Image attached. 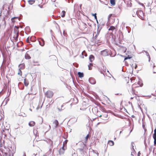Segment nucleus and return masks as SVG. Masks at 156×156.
I'll use <instances>...</instances> for the list:
<instances>
[{
    "label": "nucleus",
    "instance_id": "nucleus-37",
    "mask_svg": "<svg viewBox=\"0 0 156 156\" xmlns=\"http://www.w3.org/2000/svg\"><path fill=\"white\" fill-rule=\"evenodd\" d=\"M148 56V58H149V61L150 62V55Z\"/></svg>",
    "mask_w": 156,
    "mask_h": 156
},
{
    "label": "nucleus",
    "instance_id": "nucleus-12",
    "mask_svg": "<svg viewBox=\"0 0 156 156\" xmlns=\"http://www.w3.org/2000/svg\"><path fill=\"white\" fill-rule=\"evenodd\" d=\"M35 122H34V121H33L30 122L29 123V124H28L30 126H31V127L34 126L35 125Z\"/></svg>",
    "mask_w": 156,
    "mask_h": 156
},
{
    "label": "nucleus",
    "instance_id": "nucleus-16",
    "mask_svg": "<svg viewBox=\"0 0 156 156\" xmlns=\"http://www.w3.org/2000/svg\"><path fill=\"white\" fill-rule=\"evenodd\" d=\"M24 83L26 86H27L29 84L28 81L26 80V79H24Z\"/></svg>",
    "mask_w": 156,
    "mask_h": 156
},
{
    "label": "nucleus",
    "instance_id": "nucleus-49",
    "mask_svg": "<svg viewBox=\"0 0 156 156\" xmlns=\"http://www.w3.org/2000/svg\"><path fill=\"white\" fill-rule=\"evenodd\" d=\"M156 73V72H153V73Z\"/></svg>",
    "mask_w": 156,
    "mask_h": 156
},
{
    "label": "nucleus",
    "instance_id": "nucleus-48",
    "mask_svg": "<svg viewBox=\"0 0 156 156\" xmlns=\"http://www.w3.org/2000/svg\"><path fill=\"white\" fill-rule=\"evenodd\" d=\"M23 6V7H24L25 6V5H23V6Z\"/></svg>",
    "mask_w": 156,
    "mask_h": 156
},
{
    "label": "nucleus",
    "instance_id": "nucleus-29",
    "mask_svg": "<svg viewBox=\"0 0 156 156\" xmlns=\"http://www.w3.org/2000/svg\"><path fill=\"white\" fill-rule=\"evenodd\" d=\"M144 51L146 53V55L147 56H148L149 55V53H148V52L147 51Z\"/></svg>",
    "mask_w": 156,
    "mask_h": 156
},
{
    "label": "nucleus",
    "instance_id": "nucleus-54",
    "mask_svg": "<svg viewBox=\"0 0 156 156\" xmlns=\"http://www.w3.org/2000/svg\"><path fill=\"white\" fill-rule=\"evenodd\" d=\"M19 71H20L21 72V70H20V69H19Z\"/></svg>",
    "mask_w": 156,
    "mask_h": 156
},
{
    "label": "nucleus",
    "instance_id": "nucleus-64",
    "mask_svg": "<svg viewBox=\"0 0 156 156\" xmlns=\"http://www.w3.org/2000/svg\"><path fill=\"white\" fill-rule=\"evenodd\" d=\"M116 139V138H114V140H115V139Z\"/></svg>",
    "mask_w": 156,
    "mask_h": 156
},
{
    "label": "nucleus",
    "instance_id": "nucleus-15",
    "mask_svg": "<svg viewBox=\"0 0 156 156\" xmlns=\"http://www.w3.org/2000/svg\"><path fill=\"white\" fill-rule=\"evenodd\" d=\"M108 144H109L110 146H112L114 145V143L113 141L111 140H109L108 141Z\"/></svg>",
    "mask_w": 156,
    "mask_h": 156
},
{
    "label": "nucleus",
    "instance_id": "nucleus-6",
    "mask_svg": "<svg viewBox=\"0 0 156 156\" xmlns=\"http://www.w3.org/2000/svg\"><path fill=\"white\" fill-rule=\"evenodd\" d=\"M9 133V129L5 128L4 130H2V133L4 134L5 136L7 134Z\"/></svg>",
    "mask_w": 156,
    "mask_h": 156
},
{
    "label": "nucleus",
    "instance_id": "nucleus-35",
    "mask_svg": "<svg viewBox=\"0 0 156 156\" xmlns=\"http://www.w3.org/2000/svg\"><path fill=\"white\" fill-rule=\"evenodd\" d=\"M63 34L64 36H65V35L66 34V33H65L64 31L63 32Z\"/></svg>",
    "mask_w": 156,
    "mask_h": 156
},
{
    "label": "nucleus",
    "instance_id": "nucleus-57",
    "mask_svg": "<svg viewBox=\"0 0 156 156\" xmlns=\"http://www.w3.org/2000/svg\"><path fill=\"white\" fill-rule=\"evenodd\" d=\"M30 111H32L31 109H30Z\"/></svg>",
    "mask_w": 156,
    "mask_h": 156
},
{
    "label": "nucleus",
    "instance_id": "nucleus-7",
    "mask_svg": "<svg viewBox=\"0 0 156 156\" xmlns=\"http://www.w3.org/2000/svg\"><path fill=\"white\" fill-rule=\"evenodd\" d=\"M53 124L55 125L54 127L57 128L58 125L59 123L57 120H55L53 122Z\"/></svg>",
    "mask_w": 156,
    "mask_h": 156
},
{
    "label": "nucleus",
    "instance_id": "nucleus-45",
    "mask_svg": "<svg viewBox=\"0 0 156 156\" xmlns=\"http://www.w3.org/2000/svg\"><path fill=\"white\" fill-rule=\"evenodd\" d=\"M100 72L101 73L103 74V75H104V73H102V72Z\"/></svg>",
    "mask_w": 156,
    "mask_h": 156
},
{
    "label": "nucleus",
    "instance_id": "nucleus-51",
    "mask_svg": "<svg viewBox=\"0 0 156 156\" xmlns=\"http://www.w3.org/2000/svg\"><path fill=\"white\" fill-rule=\"evenodd\" d=\"M63 105H62L61 106V108H62V107H63Z\"/></svg>",
    "mask_w": 156,
    "mask_h": 156
},
{
    "label": "nucleus",
    "instance_id": "nucleus-31",
    "mask_svg": "<svg viewBox=\"0 0 156 156\" xmlns=\"http://www.w3.org/2000/svg\"><path fill=\"white\" fill-rule=\"evenodd\" d=\"M154 145L156 146V139H154Z\"/></svg>",
    "mask_w": 156,
    "mask_h": 156
},
{
    "label": "nucleus",
    "instance_id": "nucleus-38",
    "mask_svg": "<svg viewBox=\"0 0 156 156\" xmlns=\"http://www.w3.org/2000/svg\"><path fill=\"white\" fill-rule=\"evenodd\" d=\"M154 134H156V129H155L154 130Z\"/></svg>",
    "mask_w": 156,
    "mask_h": 156
},
{
    "label": "nucleus",
    "instance_id": "nucleus-47",
    "mask_svg": "<svg viewBox=\"0 0 156 156\" xmlns=\"http://www.w3.org/2000/svg\"><path fill=\"white\" fill-rule=\"evenodd\" d=\"M132 117H134V116L133 115L132 116Z\"/></svg>",
    "mask_w": 156,
    "mask_h": 156
},
{
    "label": "nucleus",
    "instance_id": "nucleus-21",
    "mask_svg": "<svg viewBox=\"0 0 156 156\" xmlns=\"http://www.w3.org/2000/svg\"><path fill=\"white\" fill-rule=\"evenodd\" d=\"M29 4L30 5H32L35 2V1L33 0H29L28 1Z\"/></svg>",
    "mask_w": 156,
    "mask_h": 156
},
{
    "label": "nucleus",
    "instance_id": "nucleus-44",
    "mask_svg": "<svg viewBox=\"0 0 156 156\" xmlns=\"http://www.w3.org/2000/svg\"><path fill=\"white\" fill-rule=\"evenodd\" d=\"M90 66H92V63H90Z\"/></svg>",
    "mask_w": 156,
    "mask_h": 156
},
{
    "label": "nucleus",
    "instance_id": "nucleus-56",
    "mask_svg": "<svg viewBox=\"0 0 156 156\" xmlns=\"http://www.w3.org/2000/svg\"><path fill=\"white\" fill-rule=\"evenodd\" d=\"M43 156H46L45 155H44H44H43Z\"/></svg>",
    "mask_w": 156,
    "mask_h": 156
},
{
    "label": "nucleus",
    "instance_id": "nucleus-10",
    "mask_svg": "<svg viewBox=\"0 0 156 156\" xmlns=\"http://www.w3.org/2000/svg\"><path fill=\"white\" fill-rule=\"evenodd\" d=\"M136 14L137 16H140L141 17H142V15L143 14V12L142 11L140 10L137 11Z\"/></svg>",
    "mask_w": 156,
    "mask_h": 156
},
{
    "label": "nucleus",
    "instance_id": "nucleus-24",
    "mask_svg": "<svg viewBox=\"0 0 156 156\" xmlns=\"http://www.w3.org/2000/svg\"><path fill=\"white\" fill-rule=\"evenodd\" d=\"M115 29V27H114L112 26L110 27V28L109 29V30H114Z\"/></svg>",
    "mask_w": 156,
    "mask_h": 156
},
{
    "label": "nucleus",
    "instance_id": "nucleus-26",
    "mask_svg": "<svg viewBox=\"0 0 156 156\" xmlns=\"http://www.w3.org/2000/svg\"><path fill=\"white\" fill-rule=\"evenodd\" d=\"M89 135L88 134L87 135V136L86 137H85V142H87V139H88V138H89Z\"/></svg>",
    "mask_w": 156,
    "mask_h": 156
},
{
    "label": "nucleus",
    "instance_id": "nucleus-30",
    "mask_svg": "<svg viewBox=\"0 0 156 156\" xmlns=\"http://www.w3.org/2000/svg\"><path fill=\"white\" fill-rule=\"evenodd\" d=\"M30 40H29V37H28L27 39H26V41L27 42V43H30Z\"/></svg>",
    "mask_w": 156,
    "mask_h": 156
},
{
    "label": "nucleus",
    "instance_id": "nucleus-23",
    "mask_svg": "<svg viewBox=\"0 0 156 156\" xmlns=\"http://www.w3.org/2000/svg\"><path fill=\"white\" fill-rule=\"evenodd\" d=\"M91 15L92 16H94V17L95 19H96V20H97V17L96 16V15H97L96 13H95L94 14L92 13Z\"/></svg>",
    "mask_w": 156,
    "mask_h": 156
},
{
    "label": "nucleus",
    "instance_id": "nucleus-11",
    "mask_svg": "<svg viewBox=\"0 0 156 156\" xmlns=\"http://www.w3.org/2000/svg\"><path fill=\"white\" fill-rule=\"evenodd\" d=\"M94 57L93 55H91L90 56L89 58V59L90 61V62H92L94 60Z\"/></svg>",
    "mask_w": 156,
    "mask_h": 156
},
{
    "label": "nucleus",
    "instance_id": "nucleus-2",
    "mask_svg": "<svg viewBox=\"0 0 156 156\" xmlns=\"http://www.w3.org/2000/svg\"><path fill=\"white\" fill-rule=\"evenodd\" d=\"M101 55L104 56H108L109 54L108 51L107 49H105L102 51L101 52Z\"/></svg>",
    "mask_w": 156,
    "mask_h": 156
},
{
    "label": "nucleus",
    "instance_id": "nucleus-8",
    "mask_svg": "<svg viewBox=\"0 0 156 156\" xmlns=\"http://www.w3.org/2000/svg\"><path fill=\"white\" fill-rule=\"evenodd\" d=\"M65 149L63 147L62 148H61L59 151V154L60 155H62L64 154L65 151Z\"/></svg>",
    "mask_w": 156,
    "mask_h": 156
},
{
    "label": "nucleus",
    "instance_id": "nucleus-58",
    "mask_svg": "<svg viewBox=\"0 0 156 156\" xmlns=\"http://www.w3.org/2000/svg\"><path fill=\"white\" fill-rule=\"evenodd\" d=\"M18 75L20 74V73H19H19H18Z\"/></svg>",
    "mask_w": 156,
    "mask_h": 156
},
{
    "label": "nucleus",
    "instance_id": "nucleus-19",
    "mask_svg": "<svg viewBox=\"0 0 156 156\" xmlns=\"http://www.w3.org/2000/svg\"><path fill=\"white\" fill-rule=\"evenodd\" d=\"M82 55H83V58H84L83 55L85 56L86 57L87 56V54L86 53L85 51H83L82 53Z\"/></svg>",
    "mask_w": 156,
    "mask_h": 156
},
{
    "label": "nucleus",
    "instance_id": "nucleus-61",
    "mask_svg": "<svg viewBox=\"0 0 156 156\" xmlns=\"http://www.w3.org/2000/svg\"><path fill=\"white\" fill-rule=\"evenodd\" d=\"M24 156H26V154H24Z\"/></svg>",
    "mask_w": 156,
    "mask_h": 156
},
{
    "label": "nucleus",
    "instance_id": "nucleus-18",
    "mask_svg": "<svg viewBox=\"0 0 156 156\" xmlns=\"http://www.w3.org/2000/svg\"><path fill=\"white\" fill-rule=\"evenodd\" d=\"M25 58L27 59H29L31 58V57L28 54H26L25 55Z\"/></svg>",
    "mask_w": 156,
    "mask_h": 156
},
{
    "label": "nucleus",
    "instance_id": "nucleus-63",
    "mask_svg": "<svg viewBox=\"0 0 156 156\" xmlns=\"http://www.w3.org/2000/svg\"><path fill=\"white\" fill-rule=\"evenodd\" d=\"M49 127H50V128H51V126H49Z\"/></svg>",
    "mask_w": 156,
    "mask_h": 156
},
{
    "label": "nucleus",
    "instance_id": "nucleus-17",
    "mask_svg": "<svg viewBox=\"0 0 156 156\" xmlns=\"http://www.w3.org/2000/svg\"><path fill=\"white\" fill-rule=\"evenodd\" d=\"M110 2L111 4L113 6H114L115 4V0H110Z\"/></svg>",
    "mask_w": 156,
    "mask_h": 156
},
{
    "label": "nucleus",
    "instance_id": "nucleus-41",
    "mask_svg": "<svg viewBox=\"0 0 156 156\" xmlns=\"http://www.w3.org/2000/svg\"><path fill=\"white\" fill-rule=\"evenodd\" d=\"M137 67V65H136L135 66V69H136Z\"/></svg>",
    "mask_w": 156,
    "mask_h": 156
},
{
    "label": "nucleus",
    "instance_id": "nucleus-34",
    "mask_svg": "<svg viewBox=\"0 0 156 156\" xmlns=\"http://www.w3.org/2000/svg\"><path fill=\"white\" fill-rule=\"evenodd\" d=\"M15 28H16V29H17V30H18V29H19V27H17V26H15Z\"/></svg>",
    "mask_w": 156,
    "mask_h": 156
},
{
    "label": "nucleus",
    "instance_id": "nucleus-39",
    "mask_svg": "<svg viewBox=\"0 0 156 156\" xmlns=\"http://www.w3.org/2000/svg\"><path fill=\"white\" fill-rule=\"evenodd\" d=\"M107 72L108 73L110 74V75H111V76H112V75H111V74H110V73H109V71L108 70V69H107Z\"/></svg>",
    "mask_w": 156,
    "mask_h": 156
},
{
    "label": "nucleus",
    "instance_id": "nucleus-14",
    "mask_svg": "<svg viewBox=\"0 0 156 156\" xmlns=\"http://www.w3.org/2000/svg\"><path fill=\"white\" fill-rule=\"evenodd\" d=\"M78 76L80 78H81L83 76L84 74L83 73H81L80 72H78Z\"/></svg>",
    "mask_w": 156,
    "mask_h": 156
},
{
    "label": "nucleus",
    "instance_id": "nucleus-36",
    "mask_svg": "<svg viewBox=\"0 0 156 156\" xmlns=\"http://www.w3.org/2000/svg\"><path fill=\"white\" fill-rule=\"evenodd\" d=\"M38 6H39L41 8H43V6H41L40 5H38Z\"/></svg>",
    "mask_w": 156,
    "mask_h": 156
},
{
    "label": "nucleus",
    "instance_id": "nucleus-50",
    "mask_svg": "<svg viewBox=\"0 0 156 156\" xmlns=\"http://www.w3.org/2000/svg\"><path fill=\"white\" fill-rule=\"evenodd\" d=\"M155 66V65H154V66H153V68H154V67Z\"/></svg>",
    "mask_w": 156,
    "mask_h": 156
},
{
    "label": "nucleus",
    "instance_id": "nucleus-43",
    "mask_svg": "<svg viewBox=\"0 0 156 156\" xmlns=\"http://www.w3.org/2000/svg\"><path fill=\"white\" fill-rule=\"evenodd\" d=\"M96 21H97V23H98V20H96Z\"/></svg>",
    "mask_w": 156,
    "mask_h": 156
},
{
    "label": "nucleus",
    "instance_id": "nucleus-59",
    "mask_svg": "<svg viewBox=\"0 0 156 156\" xmlns=\"http://www.w3.org/2000/svg\"><path fill=\"white\" fill-rule=\"evenodd\" d=\"M133 98H132V97H131V99H132Z\"/></svg>",
    "mask_w": 156,
    "mask_h": 156
},
{
    "label": "nucleus",
    "instance_id": "nucleus-22",
    "mask_svg": "<svg viewBox=\"0 0 156 156\" xmlns=\"http://www.w3.org/2000/svg\"><path fill=\"white\" fill-rule=\"evenodd\" d=\"M66 12L64 11H62L61 13V16L62 17H64L65 16Z\"/></svg>",
    "mask_w": 156,
    "mask_h": 156
},
{
    "label": "nucleus",
    "instance_id": "nucleus-28",
    "mask_svg": "<svg viewBox=\"0 0 156 156\" xmlns=\"http://www.w3.org/2000/svg\"><path fill=\"white\" fill-rule=\"evenodd\" d=\"M154 139H156V134H154L153 135Z\"/></svg>",
    "mask_w": 156,
    "mask_h": 156
},
{
    "label": "nucleus",
    "instance_id": "nucleus-1",
    "mask_svg": "<svg viewBox=\"0 0 156 156\" xmlns=\"http://www.w3.org/2000/svg\"><path fill=\"white\" fill-rule=\"evenodd\" d=\"M53 94V92L50 90H48L45 93L46 97L49 98H51L52 97Z\"/></svg>",
    "mask_w": 156,
    "mask_h": 156
},
{
    "label": "nucleus",
    "instance_id": "nucleus-9",
    "mask_svg": "<svg viewBox=\"0 0 156 156\" xmlns=\"http://www.w3.org/2000/svg\"><path fill=\"white\" fill-rule=\"evenodd\" d=\"M101 30V28H99V27L98 26V29H97V34L94 37H95V38H96L97 36L99 35Z\"/></svg>",
    "mask_w": 156,
    "mask_h": 156
},
{
    "label": "nucleus",
    "instance_id": "nucleus-5",
    "mask_svg": "<svg viewBox=\"0 0 156 156\" xmlns=\"http://www.w3.org/2000/svg\"><path fill=\"white\" fill-rule=\"evenodd\" d=\"M89 81L90 83L92 84H94L96 83L95 79L93 78H90L89 79Z\"/></svg>",
    "mask_w": 156,
    "mask_h": 156
},
{
    "label": "nucleus",
    "instance_id": "nucleus-60",
    "mask_svg": "<svg viewBox=\"0 0 156 156\" xmlns=\"http://www.w3.org/2000/svg\"><path fill=\"white\" fill-rule=\"evenodd\" d=\"M101 116H102V115H100L99 116V117H101Z\"/></svg>",
    "mask_w": 156,
    "mask_h": 156
},
{
    "label": "nucleus",
    "instance_id": "nucleus-27",
    "mask_svg": "<svg viewBox=\"0 0 156 156\" xmlns=\"http://www.w3.org/2000/svg\"><path fill=\"white\" fill-rule=\"evenodd\" d=\"M134 143L132 142L131 143V145H132V149H133L134 150Z\"/></svg>",
    "mask_w": 156,
    "mask_h": 156
},
{
    "label": "nucleus",
    "instance_id": "nucleus-42",
    "mask_svg": "<svg viewBox=\"0 0 156 156\" xmlns=\"http://www.w3.org/2000/svg\"><path fill=\"white\" fill-rule=\"evenodd\" d=\"M39 106H37V108L36 109H37V110H38V109H39Z\"/></svg>",
    "mask_w": 156,
    "mask_h": 156
},
{
    "label": "nucleus",
    "instance_id": "nucleus-52",
    "mask_svg": "<svg viewBox=\"0 0 156 156\" xmlns=\"http://www.w3.org/2000/svg\"><path fill=\"white\" fill-rule=\"evenodd\" d=\"M112 77L115 80V78H114V77L113 76H112Z\"/></svg>",
    "mask_w": 156,
    "mask_h": 156
},
{
    "label": "nucleus",
    "instance_id": "nucleus-55",
    "mask_svg": "<svg viewBox=\"0 0 156 156\" xmlns=\"http://www.w3.org/2000/svg\"><path fill=\"white\" fill-rule=\"evenodd\" d=\"M21 64L19 65V66H21Z\"/></svg>",
    "mask_w": 156,
    "mask_h": 156
},
{
    "label": "nucleus",
    "instance_id": "nucleus-25",
    "mask_svg": "<svg viewBox=\"0 0 156 156\" xmlns=\"http://www.w3.org/2000/svg\"><path fill=\"white\" fill-rule=\"evenodd\" d=\"M131 58V57L129 56V55H128L127 57H125L124 58V60H127L128 59H130Z\"/></svg>",
    "mask_w": 156,
    "mask_h": 156
},
{
    "label": "nucleus",
    "instance_id": "nucleus-3",
    "mask_svg": "<svg viewBox=\"0 0 156 156\" xmlns=\"http://www.w3.org/2000/svg\"><path fill=\"white\" fill-rule=\"evenodd\" d=\"M14 32L16 34V36H15L13 37L16 41H17L19 35V31L17 30H14Z\"/></svg>",
    "mask_w": 156,
    "mask_h": 156
},
{
    "label": "nucleus",
    "instance_id": "nucleus-20",
    "mask_svg": "<svg viewBox=\"0 0 156 156\" xmlns=\"http://www.w3.org/2000/svg\"><path fill=\"white\" fill-rule=\"evenodd\" d=\"M83 148H79L78 149L80 151V152H83V148H84V147H86L85 145L83 143Z\"/></svg>",
    "mask_w": 156,
    "mask_h": 156
},
{
    "label": "nucleus",
    "instance_id": "nucleus-33",
    "mask_svg": "<svg viewBox=\"0 0 156 156\" xmlns=\"http://www.w3.org/2000/svg\"><path fill=\"white\" fill-rule=\"evenodd\" d=\"M141 153H140V151H139L138 153V154H137V155L138 156H140V154Z\"/></svg>",
    "mask_w": 156,
    "mask_h": 156
},
{
    "label": "nucleus",
    "instance_id": "nucleus-46",
    "mask_svg": "<svg viewBox=\"0 0 156 156\" xmlns=\"http://www.w3.org/2000/svg\"><path fill=\"white\" fill-rule=\"evenodd\" d=\"M24 115H23V116H25V114L24 113Z\"/></svg>",
    "mask_w": 156,
    "mask_h": 156
},
{
    "label": "nucleus",
    "instance_id": "nucleus-62",
    "mask_svg": "<svg viewBox=\"0 0 156 156\" xmlns=\"http://www.w3.org/2000/svg\"><path fill=\"white\" fill-rule=\"evenodd\" d=\"M120 55V56H122V57H123V56L122 55Z\"/></svg>",
    "mask_w": 156,
    "mask_h": 156
},
{
    "label": "nucleus",
    "instance_id": "nucleus-13",
    "mask_svg": "<svg viewBox=\"0 0 156 156\" xmlns=\"http://www.w3.org/2000/svg\"><path fill=\"white\" fill-rule=\"evenodd\" d=\"M39 43L40 44L41 46H43L44 44V41L43 39H41V41H39Z\"/></svg>",
    "mask_w": 156,
    "mask_h": 156
},
{
    "label": "nucleus",
    "instance_id": "nucleus-32",
    "mask_svg": "<svg viewBox=\"0 0 156 156\" xmlns=\"http://www.w3.org/2000/svg\"><path fill=\"white\" fill-rule=\"evenodd\" d=\"M58 110L59 111H62L63 109H62V108H61V109H60L59 108H58Z\"/></svg>",
    "mask_w": 156,
    "mask_h": 156
},
{
    "label": "nucleus",
    "instance_id": "nucleus-4",
    "mask_svg": "<svg viewBox=\"0 0 156 156\" xmlns=\"http://www.w3.org/2000/svg\"><path fill=\"white\" fill-rule=\"evenodd\" d=\"M87 24L83 23L81 24L80 26V29L81 30H84L87 28Z\"/></svg>",
    "mask_w": 156,
    "mask_h": 156
},
{
    "label": "nucleus",
    "instance_id": "nucleus-40",
    "mask_svg": "<svg viewBox=\"0 0 156 156\" xmlns=\"http://www.w3.org/2000/svg\"><path fill=\"white\" fill-rule=\"evenodd\" d=\"M88 66V69H89V70H90L91 69L90 68L89 66Z\"/></svg>",
    "mask_w": 156,
    "mask_h": 156
},
{
    "label": "nucleus",
    "instance_id": "nucleus-53",
    "mask_svg": "<svg viewBox=\"0 0 156 156\" xmlns=\"http://www.w3.org/2000/svg\"><path fill=\"white\" fill-rule=\"evenodd\" d=\"M121 133H122V131H120V134Z\"/></svg>",
    "mask_w": 156,
    "mask_h": 156
}]
</instances>
